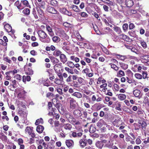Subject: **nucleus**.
<instances>
[{
  "instance_id": "nucleus-1",
  "label": "nucleus",
  "mask_w": 149,
  "mask_h": 149,
  "mask_svg": "<svg viewBox=\"0 0 149 149\" xmlns=\"http://www.w3.org/2000/svg\"><path fill=\"white\" fill-rule=\"evenodd\" d=\"M38 34L40 37V40L44 42H47L45 39L47 37V35L46 33L43 31H39L38 32Z\"/></svg>"
},
{
  "instance_id": "nucleus-2",
  "label": "nucleus",
  "mask_w": 149,
  "mask_h": 149,
  "mask_svg": "<svg viewBox=\"0 0 149 149\" xmlns=\"http://www.w3.org/2000/svg\"><path fill=\"white\" fill-rule=\"evenodd\" d=\"M68 99L69 101L70 104V108L72 109H75L77 103L75 100L73 98L70 97Z\"/></svg>"
},
{
  "instance_id": "nucleus-3",
  "label": "nucleus",
  "mask_w": 149,
  "mask_h": 149,
  "mask_svg": "<svg viewBox=\"0 0 149 149\" xmlns=\"http://www.w3.org/2000/svg\"><path fill=\"white\" fill-rule=\"evenodd\" d=\"M141 61L146 65H149V55H144L141 56Z\"/></svg>"
},
{
  "instance_id": "nucleus-4",
  "label": "nucleus",
  "mask_w": 149,
  "mask_h": 149,
  "mask_svg": "<svg viewBox=\"0 0 149 149\" xmlns=\"http://www.w3.org/2000/svg\"><path fill=\"white\" fill-rule=\"evenodd\" d=\"M4 28L6 31L7 32H11L13 34L15 33V31L12 30V27L8 24L5 25L4 26Z\"/></svg>"
},
{
  "instance_id": "nucleus-5",
  "label": "nucleus",
  "mask_w": 149,
  "mask_h": 149,
  "mask_svg": "<svg viewBox=\"0 0 149 149\" xmlns=\"http://www.w3.org/2000/svg\"><path fill=\"white\" fill-rule=\"evenodd\" d=\"M106 141L104 140L103 141H98L95 143V146L96 147L100 149H102L103 148L104 144V143H105Z\"/></svg>"
},
{
  "instance_id": "nucleus-6",
  "label": "nucleus",
  "mask_w": 149,
  "mask_h": 149,
  "mask_svg": "<svg viewBox=\"0 0 149 149\" xmlns=\"http://www.w3.org/2000/svg\"><path fill=\"white\" fill-rule=\"evenodd\" d=\"M47 11L51 13L58 14L59 13L54 8L51 6H49L47 8Z\"/></svg>"
},
{
  "instance_id": "nucleus-7",
  "label": "nucleus",
  "mask_w": 149,
  "mask_h": 149,
  "mask_svg": "<svg viewBox=\"0 0 149 149\" xmlns=\"http://www.w3.org/2000/svg\"><path fill=\"white\" fill-rule=\"evenodd\" d=\"M141 91L139 90H135L133 91V93L135 96L140 99L142 97V95H140Z\"/></svg>"
},
{
  "instance_id": "nucleus-8",
  "label": "nucleus",
  "mask_w": 149,
  "mask_h": 149,
  "mask_svg": "<svg viewBox=\"0 0 149 149\" xmlns=\"http://www.w3.org/2000/svg\"><path fill=\"white\" fill-rule=\"evenodd\" d=\"M65 143L68 148L73 146L74 145V141L72 140H67L65 141Z\"/></svg>"
},
{
  "instance_id": "nucleus-9",
  "label": "nucleus",
  "mask_w": 149,
  "mask_h": 149,
  "mask_svg": "<svg viewBox=\"0 0 149 149\" xmlns=\"http://www.w3.org/2000/svg\"><path fill=\"white\" fill-rule=\"evenodd\" d=\"M60 58L61 61L62 62L63 64L65 63L67 61V58L66 56L63 54H62L60 55Z\"/></svg>"
},
{
  "instance_id": "nucleus-10",
  "label": "nucleus",
  "mask_w": 149,
  "mask_h": 149,
  "mask_svg": "<svg viewBox=\"0 0 149 149\" xmlns=\"http://www.w3.org/2000/svg\"><path fill=\"white\" fill-rule=\"evenodd\" d=\"M69 121L73 125H79L80 124L79 122L76 121L75 119L71 117L69 119Z\"/></svg>"
},
{
  "instance_id": "nucleus-11",
  "label": "nucleus",
  "mask_w": 149,
  "mask_h": 149,
  "mask_svg": "<svg viewBox=\"0 0 149 149\" xmlns=\"http://www.w3.org/2000/svg\"><path fill=\"white\" fill-rule=\"evenodd\" d=\"M79 145L80 147L84 148L86 145L87 142L84 139H81L79 141Z\"/></svg>"
},
{
  "instance_id": "nucleus-12",
  "label": "nucleus",
  "mask_w": 149,
  "mask_h": 149,
  "mask_svg": "<svg viewBox=\"0 0 149 149\" xmlns=\"http://www.w3.org/2000/svg\"><path fill=\"white\" fill-rule=\"evenodd\" d=\"M15 5L17 7L18 9L20 10L23 9L24 8V7L21 4V3H19V1H16L15 3Z\"/></svg>"
},
{
  "instance_id": "nucleus-13",
  "label": "nucleus",
  "mask_w": 149,
  "mask_h": 149,
  "mask_svg": "<svg viewBox=\"0 0 149 149\" xmlns=\"http://www.w3.org/2000/svg\"><path fill=\"white\" fill-rule=\"evenodd\" d=\"M0 139L4 142H7L8 141L7 137L2 132L0 133Z\"/></svg>"
},
{
  "instance_id": "nucleus-14",
  "label": "nucleus",
  "mask_w": 149,
  "mask_h": 149,
  "mask_svg": "<svg viewBox=\"0 0 149 149\" xmlns=\"http://www.w3.org/2000/svg\"><path fill=\"white\" fill-rule=\"evenodd\" d=\"M72 136L74 138L77 137H81L82 135V133L81 132L77 133L75 132H72Z\"/></svg>"
},
{
  "instance_id": "nucleus-15",
  "label": "nucleus",
  "mask_w": 149,
  "mask_h": 149,
  "mask_svg": "<svg viewBox=\"0 0 149 149\" xmlns=\"http://www.w3.org/2000/svg\"><path fill=\"white\" fill-rule=\"evenodd\" d=\"M125 3L128 7H131L134 5V2L132 0H126Z\"/></svg>"
},
{
  "instance_id": "nucleus-16",
  "label": "nucleus",
  "mask_w": 149,
  "mask_h": 149,
  "mask_svg": "<svg viewBox=\"0 0 149 149\" xmlns=\"http://www.w3.org/2000/svg\"><path fill=\"white\" fill-rule=\"evenodd\" d=\"M61 65L59 64H56L54 66V69L56 73H58L60 71Z\"/></svg>"
},
{
  "instance_id": "nucleus-17",
  "label": "nucleus",
  "mask_w": 149,
  "mask_h": 149,
  "mask_svg": "<svg viewBox=\"0 0 149 149\" xmlns=\"http://www.w3.org/2000/svg\"><path fill=\"white\" fill-rule=\"evenodd\" d=\"M71 8L74 11L76 12L79 13L81 11L78 6L75 5H72L71 6Z\"/></svg>"
},
{
  "instance_id": "nucleus-18",
  "label": "nucleus",
  "mask_w": 149,
  "mask_h": 149,
  "mask_svg": "<svg viewBox=\"0 0 149 149\" xmlns=\"http://www.w3.org/2000/svg\"><path fill=\"white\" fill-rule=\"evenodd\" d=\"M46 29L49 35L51 36H53L54 35V33L53 32L51 28L48 25H46Z\"/></svg>"
},
{
  "instance_id": "nucleus-19",
  "label": "nucleus",
  "mask_w": 149,
  "mask_h": 149,
  "mask_svg": "<svg viewBox=\"0 0 149 149\" xmlns=\"http://www.w3.org/2000/svg\"><path fill=\"white\" fill-rule=\"evenodd\" d=\"M63 126L66 130H70L72 128L71 125L69 123L65 124L63 125Z\"/></svg>"
},
{
  "instance_id": "nucleus-20",
  "label": "nucleus",
  "mask_w": 149,
  "mask_h": 149,
  "mask_svg": "<svg viewBox=\"0 0 149 149\" xmlns=\"http://www.w3.org/2000/svg\"><path fill=\"white\" fill-rule=\"evenodd\" d=\"M25 73L27 75H31L33 74V71L31 68H28L26 70Z\"/></svg>"
},
{
  "instance_id": "nucleus-21",
  "label": "nucleus",
  "mask_w": 149,
  "mask_h": 149,
  "mask_svg": "<svg viewBox=\"0 0 149 149\" xmlns=\"http://www.w3.org/2000/svg\"><path fill=\"white\" fill-rule=\"evenodd\" d=\"M44 129V127L42 126L39 125L37 127L36 131L39 133H41L42 132Z\"/></svg>"
},
{
  "instance_id": "nucleus-22",
  "label": "nucleus",
  "mask_w": 149,
  "mask_h": 149,
  "mask_svg": "<svg viewBox=\"0 0 149 149\" xmlns=\"http://www.w3.org/2000/svg\"><path fill=\"white\" fill-rule=\"evenodd\" d=\"M72 95L78 98H81L82 97V95L81 93L79 92H75L72 94Z\"/></svg>"
},
{
  "instance_id": "nucleus-23",
  "label": "nucleus",
  "mask_w": 149,
  "mask_h": 149,
  "mask_svg": "<svg viewBox=\"0 0 149 149\" xmlns=\"http://www.w3.org/2000/svg\"><path fill=\"white\" fill-rule=\"evenodd\" d=\"M37 10L38 13L39 14V16L40 17H42L44 16V12L39 7H37Z\"/></svg>"
},
{
  "instance_id": "nucleus-24",
  "label": "nucleus",
  "mask_w": 149,
  "mask_h": 149,
  "mask_svg": "<svg viewBox=\"0 0 149 149\" xmlns=\"http://www.w3.org/2000/svg\"><path fill=\"white\" fill-rule=\"evenodd\" d=\"M32 127H26L25 131V133L26 134H31V133L32 132Z\"/></svg>"
},
{
  "instance_id": "nucleus-25",
  "label": "nucleus",
  "mask_w": 149,
  "mask_h": 149,
  "mask_svg": "<svg viewBox=\"0 0 149 149\" xmlns=\"http://www.w3.org/2000/svg\"><path fill=\"white\" fill-rule=\"evenodd\" d=\"M21 3L23 4L25 7L31 8V6L29 4L28 1L27 0H22L21 1Z\"/></svg>"
},
{
  "instance_id": "nucleus-26",
  "label": "nucleus",
  "mask_w": 149,
  "mask_h": 149,
  "mask_svg": "<svg viewBox=\"0 0 149 149\" xmlns=\"http://www.w3.org/2000/svg\"><path fill=\"white\" fill-rule=\"evenodd\" d=\"M139 124L141 125V127L142 130H144L146 129V127L147 125L145 122L144 121H141L139 122Z\"/></svg>"
},
{
  "instance_id": "nucleus-27",
  "label": "nucleus",
  "mask_w": 149,
  "mask_h": 149,
  "mask_svg": "<svg viewBox=\"0 0 149 149\" xmlns=\"http://www.w3.org/2000/svg\"><path fill=\"white\" fill-rule=\"evenodd\" d=\"M105 124V123L103 120L102 119H100L97 123V126L100 127Z\"/></svg>"
},
{
  "instance_id": "nucleus-28",
  "label": "nucleus",
  "mask_w": 149,
  "mask_h": 149,
  "mask_svg": "<svg viewBox=\"0 0 149 149\" xmlns=\"http://www.w3.org/2000/svg\"><path fill=\"white\" fill-rule=\"evenodd\" d=\"M120 67L124 70H126L128 68V65L123 63H119Z\"/></svg>"
},
{
  "instance_id": "nucleus-29",
  "label": "nucleus",
  "mask_w": 149,
  "mask_h": 149,
  "mask_svg": "<svg viewBox=\"0 0 149 149\" xmlns=\"http://www.w3.org/2000/svg\"><path fill=\"white\" fill-rule=\"evenodd\" d=\"M118 98L120 100H123L126 98V95L124 94H120L118 95Z\"/></svg>"
},
{
  "instance_id": "nucleus-30",
  "label": "nucleus",
  "mask_w": 149,
  "mask_h": 149,
  "mask_svg": "<svg viewBox=\"0 0 149 149\" xmlns=\"http://www.w3.org/2000/svg\"><path fill=\"white\" fill-rule=\"evenodd\" d=\"M73 113L74 115L77 116H80L81 115V111L80 110L78 109L75 110L74 111Z\"/></svg>"
},
{
  "instance_id": "nucleus-31",
  "label": "nucleus",
  "mask_w": 149,
  "mask_h": 149,
  "mask_svg": "<svg viewBox=\"0 0 149 149\" xmlns=\"http://www.w3.org/2000/svg\"><path fill=\"white\" fill-rule=\"evenodd\" d=\"M62 54V52L60 50H55L53 53L54 55L56 56H60Z\"/></svg>"
},
{
  "instance_id": "nucleus-32",
  "label": "nucleus",
  "mask_w": 149,
  "mask_h": 149,
  "mask_svg": "<svg viewBox=\"0 0 149 149\" xmlns=\"http://www.w3.org/2000/svg\"><path fill=\"white\" fill-rule=\"evenodd\" d=\"M63 80L56 78L55 79L54 83L58 85H61L62 84L63 82Z\"/></svg>"
},
{
  "instance_id": "nucleus-33",
  "label": "nucleus",
  "mask_w": 149,
  "mask_h": 149,
  "mask_svg": "<svg viewBox=\"0 0 149 149\" xmlns=\"http://www.w3.org/2000/svg\"><path fill=\"white\" fill-rule=\"evenodd\" d=\"M52 40L54 42L58 43L60 41L61 39L58 37L55 36L53 37Z\"/></svg>"
},
{
  "instance_id": "nucleus-34",
  "label": "nucleus",
  "mask_w": 149,
  "mask_h": 149,
  "mask_svg": "<svg viewBox=\"0 0 149 149\" xmlns=\"http://www.w3.org/2000/svg\"><path fill=\"white\" fill-rule=\"evenodd\" d=\"M43 123V121L42 119V118H40L36 120L35 124L36 125H37L40 124H42Z\"/></svg>"
},
{
  "instance_id": "nucleus-35",
  "label": "nucleus",
  "mask_w": 149,
  "mask_h": 149,
  "mask_svg": "<svg viewBox=\"0 0 149 149\" xmlns=\"http://www.w3.org/2000/svg\"><path fill=\"white\" fill-rule=\"evenodd\" d=\"M114 31L118 34H120L122 32L120 28L118 26H115L114 28Z\"/></svg>"
},
{
  "instance_id": "nucleus-36",
  "label": "nucleus",
  "mask_w": 149,
  "mask_h": 149,
  "mask_svg": "<svg viewBox=\"0 0 149 149\" xmlns=\"http://www.w3.org/2000/svg\"><path fill=\"white\" fill-rule=\"evenodd\" d=\"M70 58L71 60L75 61L76 63H78L79 61V58L77 57H75L74 56H71Z\"/></svg>"
},
{
  "instance_id": "nucleus-37",
  "label": "nucleus",
  "mask_w": 149,
  "mask_h": 149,
  "mask_svg": "<svg viewBox=\"0 0 149 149\" xmlns=\"http://www.w3.org/2000/svg\"><path fill=\"white\" fill-rule=\"evenodd\" d=\"M116 56H117L116 58H119L123 61H124L127 58V57L125 56H122L120 54H117Z\"/></svg>"
},
{
  "instance_id": "nucleus-38",
  "label": "nucleus",
  "mask_w": 149,
  "mask_h": 149,
  "mask_svg": "<svg viewBox=\"0 0 149 149\" xmlns=\"http://www.w3.org/2000/svg\"><path fill=\"white\" fill-rule=\"evenodd\" d=\"M125 75V74L124 72L121 70H120L117 73V76L120 77L123 76Z\"/></svg>"
},
{
  "instance_id": "nucleus-39",
  "label": "nucleus",
  "mask_w": 149,
  "mask_h": 149,
  "mask_svg": "<svg viewBox=\"0 0 149 149\" xmlns=\"http://www.w3.org/2000/svg\"><path fill=\"white\" fill-rule=\"evenodd\" d=\"M109 65H110L111 68L116 71H117L119 69V67L116 65L112 63H110Z\"/></svg>"
},
{
  "instance_id": "nucleus-40",
  "label": "nucleus",
  "mask_w": 149,
  "mask_h": 149,
  "mask_svg": "<svg viewBox=\"0 0 149 149\" xmlns=\"http://www.w3.org/2000/svg\"><path fill=\"white\" fill-rule=\"evenodd\" d=\"M143 102L145 104H146L147 103H148L149 102V99L147 96L145 95L143 96Z\"/></svg>"
},
{
  "instance_id": "nucleus-41",
  "label": "nucleus",
  "mask_w": 149,
  "mask_h": 149,
  "mask_svg": "<svg viewBox=\"0 0 149 149\" xmlns=\"http://www.w3.org/2000/svg\"><path fill=\"white\" fill-rule=\"evenodd\" d=\"M120 118H118V119H115L113 122V123L115 125H116V127H119V125L118 124L120 123Z\"/></svg>"
},
{
  "instance_id": "nucleus-42",
  "label": "nucleus",
  "mask_w": 149,
  "mask_h": 149,
  "mask_svg": "<svg viewBox=\"0 0 149 149\" xmlns=\"http://www.w3.org/2000/svg\"><path fill=\"white\" fill-rule=\"evenodd\" d=\"M22 12L24 14L28 15L30 14V10L28 8H26L23 10Z\"/></svg>"
},
{
  "instance_id": "nucleus-43",
  "label": "nucleus",
  "mask_w": 149,
  "mask_h": 149,
  "mask_svg": "<svg viewBox=\"0 0 149 149\" xmlns=\"http://www.w3.org/2000/svg\"><path fill=\"white\" fill-rule=\"evenodd\" d=\"M67 64L68 66L70 68H73L74 67V64L72 61H68L67 62Z\"/></svg>"
},
{
  "instance_id": "nucleus-44",
  "label": "nucleus",
  "mask_w": 149,
  "mask_h": 149,
  "mask_svg": "<svg viewBox=\"0 0 149 149\" xmlns=\"http://www.w3.org/2000/svg\"><path fill=\"white\" fill-rule=\"evenodd\" d=\"M65 70L69 73H70L71 74H74V72L72 69H70L68 67H66L65 68Z\"/></svg>"
},
{
  "instance_id": "nucleus-45",
  "label": "nucleus",
  "mask_w": 149,
  "mask_h": 149,
  "mask_svg": "<svg viewBox=\"0 0 149 149\" xmlns=\"http://www.w3.org/2000/svg\"><path fill=\"white\" fill-rule=\"evenodd\" d=\"M127 82L130 83H132L133 85L134 84L135 86L136 85V84L135 81L133 79H130L128 78H127Z\"/></svg>"
},
{
  "instance_id": "nucleus-46",
  "label": "nucleus",
  "mask_w": 149,
  "mask_h": 149,
  "mask_svg": "<svg viewBox=\"0 0 149 149\" xmlns=\"http://www.w3.org/2000/svg\"><path fill=\"white\" fill-rule=\"evenodd\" d=\"M140 42L141 46L144 49L146 48L147 47V45L146 42L143 40L140 41Z\"/></svg>"
},
{
  "instance_id": "nucleus-47",
  "label": "nucleus",
  "mask_w": 149,
  "mask_h": 149,
  "mask_svg": "<svg viewBox=\"0 0 149 149\" xmlns=\"http://www.w3.org/2000/svg\"><path fill=\"white\" fill-rule=\"evenodd\" d=\"M10 81H11L12 84H11V85L13 86V88H16L17 87V84L16 80H11Z\"/></svg>"
},
{
  "instance_id": "nucleus-48",
  "label": "nucleus",
  "mask_w": 149,
  "mask_h": 149,
  "mask_svg": "<svg viewBox=\"0 0 149 149\" xmlns=\"http://www.w3.org/2000/svg\"><path fill=\"white\" fill-rule=\"evenodd\" d=\"M81 16L83 17L86 18L88 17V14L85 12H81L79 13Z\"/></svg>"
},
{
  "instance_id": "nucleus-49",
  "label": "nucleus",
  "mask_w": 149,
  "mask_h": 149,
  "mask_svg": "<svg viewBox=\"0 0 149 149\" xmlns=\"http://www.w3.org/2000/svg\"><path fill=\"white\" fill-rule=\"evenodd\" d=\"M48 110H50V109L52 110V111H54V109H56L55 108H53L52 107V104L51 102H49L48 103Z\"/></svg>"
},
{
  "instance_id": "nucleus-50",
  "label": "nucleus",
  "mask_w": 149,
  "mask_h": 149,
  "mask_svg": "<svg viewBox=\"0 0 149 149\" xmlns=\"http://www.w3.org/2000/svg\"><path fill=\"white\" fill-rule=\"evenodd\" d=\"M51 60L52 63L54 64L58 63L59 61L57 58L54 57L52 58Z\"/></svg>"
},
{
  "instance_id": "nucleus-51",
  "label": "nucleus",
  "mask_w": 149,
  "mask_h": 149,
  "mask_svg": "<svg viewBox=\"0 0 149 149\" xmlns=\"http://www.w3.org/2000/svg\"><path fill=\"white\" fill-rule=\"evenodd\" d=\"M92 14L97 19L100 20V18L98 15L95 12L92 11Z\"/></svg>"
},
{
  "instance_id": "nucleus-52",
  "label": "nucleus",
  "mask_w": 149,
  "mask_h": 149,
  "mask_svg": "<svg viewBox=\"0 0 149 149\" xmlns=\"http://www.w3.org/2000/svg\"><path fill=\"white\" fill-rule=\"evenodd\" d=\"M135 77L137 79H142V76L139 73H136L134 74Z\"/></svg>"
},
{
  "instance_id": "nucleus-53",
  "label": "nucleus",
  "mask_w": 149,
  "mask_h": 149,
  "mask_svg": "<svg viewBox=\"0 0 149 149\" xmlns=\"http://www.w3.org/2000/svg\"><path fill=\"white\" fill-rule=\"evenodd\" d=\"M32 13L33 15L35 18L36 19H37L38 18V17L36 14V12L34 8H33V9Z\"/></svg>"
},
{
  "instance_id": "nucleus-54",
  "label": "nucleus",
  "mask_w": 149,
  "mask_h": 149,
  "mask_svg": "<svg viewBox=\"0 0 149 149\" xmlns=\"http://www.w3.org/2000/svg\"><path fill=\"white\" fill-rule=\"evenodd\" d=\"M90 72V70L89 69L86 68L84 69L82 71V72L84 73H85L86 76L88 73Z\"/></svg>"
},
{
  "instance_id": "nucleus-55",
  "label": "nucleus",
  "mask_w": 149,
  "mask_h": 149,
  "mask_svg": "<svg viewBox=\"0 0 149 149\" xmlns=\"http://www.w3.org/2000/svg\"><path fill=\"white\" fill-rule=\"evenodd\" d=\"M123 28L124 31H126L128 29V24H124L123 26Z\"/></svg>"
},
{
  "instance_id": "nucleus-56",
  "label": "nucleus",
  "mask_w": 149,
  "mask_h": 149,
  "mask_svg": "<svg viewBox=\"0 0 149 149\" xmlns=\"http://www.w3.org/2000/svg\"><path fill=\"white\" fill-rule=\"evenodd\" d=\"M106 1H107L106 3L108 4L109 6H112L113 5V2L109 0H106Z\"/></svg>"
},
{
  "instance_id": "nucleus-57",
  "label": "nucleus",
  "mask_w": 149,
  "mask_h": 149,
  "mask_svg": "<svg viewBox=\"0 0 149 149\" xmlns=\"http://www.w3.org/2000/svg\"><path fill=\"white\" fill-rule=\"evenodd\" d=\"M14 78L17 79L19 80H20L22 79V76L19 74H17L15 76Z\"/></svg>"
},
{
  "instance_id": "nucleus-58",
  "label": "nucleus",
  "mask_w": 149,
  "mask_h": 149,
  "mask_svg": "<svg viewBox=\"0 0 149 149\" xmlns=\"http://www.w3.org/2000/svg\"><path fill=\"white\" fill-rule=\"evenodd\" d=\"M127 36L125 35L124 34H121L119 36V38L120 39H123L125 40V38Z\"/></svg>"
},
{
  "instance_id": "nucleus-59",
  "label": "nucleus",
  "mask_w": 149,
  "mask_h": 149,
  "mask_svg": "<svg viewBox=\"0 0 149 149\" xmlns=\"http://www.w3.org/2000/svg\"><path fill=\"white\" fill-rule=\"evenodd\" d=\"M67 82H69L72 81V75H70L66 80Z\"/></svg>"
},
{
  "instance_id": "nucleus-60",
  "label": "nucleus",
  "mask_w": 149,
  "mask_h": 149,
  "mask_svg": "<svg viewBox=\"0 0 149 149\" xmlns=\"http://www.w3.org/2000/svg\"><path fill=\"white\" fill-rule=\"evenodd\" d=\"M4 60L8 63H11L12 62L11 61L10 59H9L8 57L4 58Z\"/></svg>"
},
{
  "instance_id": "nucleus-61",
  "label": "nucleus",
  "mask_w": 149,
  "mask_h": 149,
  "mask_svg": "<svg viewBox=\"0 0 149 149\" xmlns=\"http://www.w3.org/2000/svg\"><path fill=\"white\" fill-rule=\"evenodd\" d=\"M8 147L10 149H16V146L14 143H13L11 145H9Z\"/></svg>"
},
{
  "instance_id": "nucleus-62",
  "label": "nucleus",
  "mask_w": 149,
  "mask_h": 149,
  "mask_svg": "<svg viewBox=\"0 0 149 149\" xmlns=\"http://www.w3.org/2000/svg\"><path fill=\"white\" fill-rule=\"evenodd\" d=\"M17 143L19 145L22 144L23 143V140L21 138L17 140Z\"/></svg>"
},
{
  "instance_id": "nucleus-63",
  "label": "nucleus",
  "mask_w": 149,
  "mask_h": 149,
  "mask_svg": "<svg viewBox=\"0 0 149 149\" xmlns=\"http://www.w3.org/2000/svg\"><path fill=\"white\" fill-rule=\"evenodd\" d=\"M147 74L146 72H142V77L143 79H145L147 77Z\"/></svg>"
},
{
  "instance_id": "nucleus-64",
  "label": "nucleus",
  "mask_w": 149,
  "mask_h": 149,
  "mask_svg": "<svg viewBox=\"0 0 149 149\" xmlns=\"http://www.w3.org/2000/svg\"><path fill=\"white\" fill-rule=\"evenodd\" d=\"M42 145L44 148V149H48V145L45 142L42 143Z\"/></svg>"
}]
</instances>
